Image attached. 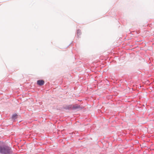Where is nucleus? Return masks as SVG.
Returning a JSON list of instances; mask_svg holds the SVG:
<instances>
[{
    "label": "nucleus",
    "instance_id": "5",
    "mask_svg": "<svg viewBox=\"0 0 154 154\" xmlns=\"http://www.w3.org/2000/svg\"><path fill=\"white\" fill-rule=\"evenodd\" d=\"M81 34V30L80 29H78L77 30V35L78 37H79V35Z\"/></svg>",
    "mask_w": 154,
    "mask_h": 154
},
{
    "label": "nucleus",
    "instance_id": "6",
    "mask_svg": "<svg viewBox=\"0 0 154 154\" xmlns=\"http://www.w3.org/2000/svg\"><path fill=\"white\" fill-rule=\"evenodd\" d=\"M17 114H14L13 115L12 118L13 119L15 120L17 118Z\"/></svg>",
    "mask_w": 154,
    "mask_h": 154
},
{
    "label": "nucleus",
    "instance_id": "3",
    "mask_svg": "<svg viewBox=\"0 0 154 154\" xmlns=\"http://www.w3.org/2000/svg\"><path fill=\"white\" fill-rule=\"evenodd\" d=\"M44 83V81L43 80H39L37 81V84L40 86L43 85Z\"/></svg>",
    "mask_w": 154,
    "mask_h": 154
},
{
    "label": "nucleus",
    "instance_id": "4",
    "mask_svg": "<svg viewBox=\"0 0 154 154\" xmlns=\"http://www.w3.org/2000/svg\"><path fill=\"white\" fill-rule=\"evenodd\" d=\"M72 105H67L63 107V108L66 109H72Z\"/></svg>",
    "mask_w": 154,
    "mask_h": 154
},
{
    "label": "nucleus",
    "instance_id": "1",
    "mask_svg": "<svg viewBox=\"0 0 154 154\" xmlns=\"http://www.w3.org/2000/svg\"><path fill=\"white\" fill-rule=\"evenodd\" d=\"M13 151L11 148L8 145H0V153L1 154H12Z\"/></svg>",
    "mask_w": 154,
    "mask_h": 154
},
{
    "label": "nucleus",
    "instance_id": "2",
    "mask_svg": "<svg viewBox=\"0 0 154 154\" xmlns=\"http://www.w3.org/2000/svg\"><path fill=\"white\" fill-rule=\"evenodd\" d=\"M82 108L78 104H75V105H72V109L73 110H75L78 109H82Z\"/></svg>",
    "mask_w": 154,
    "mask_h": 154
}]
</instances>
